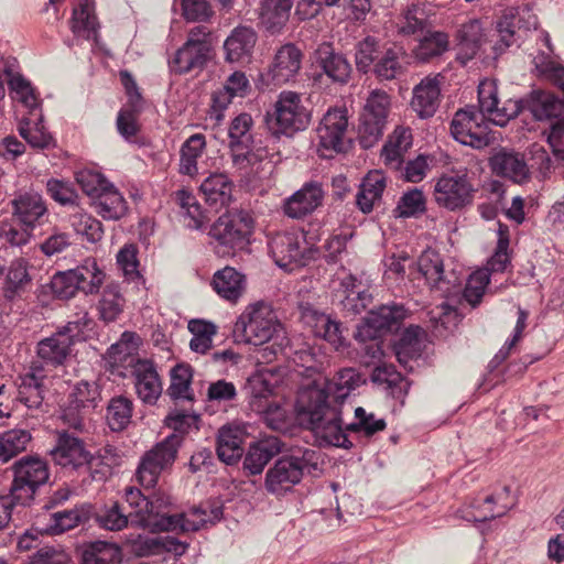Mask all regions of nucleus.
<instances>
[{
  "label": "nucleus",
  "mask_w": 564,
  "mask_h": 564,
  "mask_svg": "<svg viewBox=\"0 0 564 564\" xmlns=\"http://www.w3.org/2000/svg\"><path fill=\"white\" fill-rule=\"evenodd\" d=\"M479 110L466 107L455 112L451 133L455 140L464 145L482 149L491 142L488 121L503 127L518 116L521 105L516 100H508L501 107L498 98V87L494 79H485L478 85Z\"/></svg>",
  "instance_id": "obj_1"
},
{
  "label": "nucleus",
  "mask_w": 564,
  "mask_h": 564,
  "mask_svg": "<svg viewBox=\"0 0 564 564\" xmlns=\"http://www.w3.org/2000/svg\"><path fill=\"white\" fill-rule=\"evenodd\" d=\"M234 335L237 340L248 345L270 344L263 350L267 361H272L279 355L289 356L290 338L286 329L272 306L262 301L243 308L235 322Z\"/></svg>",
  "instance_id": "obj_2"
},
{
  "label": "nucleus",
  "mask_w": 564,
  "mask_h": 564,
  "mask_svg": "<svg viewBox=\"0 0 564 564\" xmlns=\"http://www.w3.org/2000/svg\"><path fill=\"white\" fill-rule=\"evenodd\" d=\"M297 416L314 433L319 445L350 448L346 431L343 429L341 412L327 401L326 391L318 387H305L299 391Z\"/></svg>",
  "instance_id": "obj_3"
},
{
  "label": "nucleus",
  "mask_w": 564,
  "mask_h": 564,
  "mask_svg": "<svg viewBox=\"0 0 564 564\" xmlns=\"http://www.w3.org/2000/svg\"><path fill=\"white\" fill-rule=\"evenodd\" d=\"M319 471V453L314 449H301L275 460L265 474L264 486L268 492L281 496L297 485L305 473Z\"/></svg>",
  "instance_id": "obj_4"
},
{
  "label": "nucleus",
  "mask_w": 564,
  "mask_h": 564,
  "mask_svg": "<svg viewBox=\"0 0 564 564\" xmlns=\"http://www.w3.org/2000/svg\"><path fill=\"white\" fill-rule=\"evenodd\" d=\"M253 228L254 219L250 212L232 209L227 210L214 221L208 235L215 252L226 257L249 243Z\"/></svg>",
  "instance_id": "obj_5"
},
{
  "label": "nucleus",
  "mask_w": 564,
  "mask_h": 564,
  "mask_svg": "<svg viewBox=\"0 0 564 564\" xmlns=\"http://www.w3.org/2000/svg\"><path fill=\"white\" fill-rule=\"evenodd\" d=\"M312 119L311 110L305 106L299 93L284 90L274 102L273 112L268 113V124L274 134L294 135L305 130Z\"/></svg>",
  "instance_id": "obj_6"
},
{
  "label": "nucleus",
  "mask_w": 564,
  "mask_h": 564,
  "mask_svg": "<svg viewBox=\"0 0 564 564\" xmlns=\"http://www.w3.org/2000/svg\"><path fill=\"white\" fill-rule=\"evenodd\" d=\"M11 469L13 480L10 492L15 502L21 505L32 501L36 490L50 478L48 465L39 456H23L13 463Z\"/></svg>",
  "instance_id": "obj_7"
},
{
  "label": "nucleus",
  "mask_w": 564,
  "mask_h": 564,
  "mask_svg": "<svg viewBox=\"0 0 564 564\" xmlns=\"http://www.w3.org/2000/svg\"><path fill=\"white\" fill-rule=\"evenodd\" d=\"M213 57L210 32L206 26L198 25L188 32L186 42L170 59L169 65L176 74H187L203 69Z\"/></svg>",
  "instance_id": "obj_8"
},
{
  "label": "nucleus",
  "mask_w": 564,
  "mask_h": 564,
  "mask_svg": "<svg viewBox=\"0 0 564 564\" xmlns=\"http://www.w3.org/2000/svg\"><path fill=\"white\" fill-rule=\"evenodd\" d=\"M476 188L466 172L443 173L433 185V200L443 209L459 212L473 205Z\"/></svg>",
  "instance_id": "obj_9"
},
{
  "label": "nucleus",
  "mask_w": 564,
  "mask_h": 564,
  "mask_svg": "<svg viewBox=\"0 0 564 564\" xmlns=\"http://www.w3.org/2000/svg\"><path fill=\"white\" fill-rule=\"evenodd\" d=\"M349 116L346 107L329 108L317 128V152L322 158H333L346 150Z\"/></svg>",
  "instance_id": "obj_10"
},
{
  "label": "nucleus",
  "mask_w": 564,
  "mask_h": 564,
  "mask_svg": "<svg viewBox=\"0 0 564 564\" xmlns=\"http://www.w3.org/2000/svg\"><path fill=\"white\" fill-rule=\"evenodd\" d=\"M181 441L182 437L173 433L143 455L135 474L142 487L149 489L156 485L161 473L174 463Z\"/></svg>",
  "instance_id": "obj_11"
},
{
  "label": "nucleus",
  "mask_w": 564,
  "mask_h": 564,
  "mask_svg": "<svg viewBox=\"0 0 564 564\" xmlns=\"http://www.w3.org/2000/svg\"><path fill=\"white\" fill-rule=\"evenodd\" d=\"M269 251L275 264L289 271L305 265L313 257V250L307 247L305 236L300 230L273 235L269 240Z\"/></svg>",
  "instance_id": "obj_12"
},
{
  "label": "nucleus",
  "mask_w": 564,
  "mask_h": 564,
  "mask_svg": "<svg viewBox=\"0 0 564 564\" xmlns=\"http://www.w3.org/2000/svg\"><path fill=\"white\" fill-rule=\"evenodd\" d=\"M390 105L391 99L386 91L375 89L369 94L359 123V141L362 148H371L382 137Z\"/></svg>",
  "instance_id": "obj_13"
},
{
  "label": "nucleus",
  "mask_w": 564,
  "mask_h": 564,
  "mask_svg": "<svg viewBox=\"0 0 564 564\" xmlns=\"http://www.w3.org/2000/svg\"><path fill=\"white\" fill-rule=\"evenodd\" d=\"M126 501L131 509V524L152 532L164 530L148 524V521L173 516L169 514V507L172 505L171 497L161 491L147 498L139 489L131 487L126 490Z\"/></svg>",
  "instance_id": "obj_14"
},
{
  "label": "nucleus",
  "mask_w": 564,
  "mask_h": 564,
  "mask_svg": "<svg viewBox=\"0 0 564 564\" xmlns=\"http://www.w3.org/2000/svg\"><path fill=\"white\" fill-rule=\"evenodd\" d=\"M223 517V507L218 502H207L186 513L173 514L172 518L150 520L148 524L165 531H197L207 524H214Z\"/></svg>",
  "instance_id": "obj_15"
},
{
  "label": "nucleus",
  "mask_w": 564,
  "mask_h": 564,
  "mask_svg": "<svg viewBox=\"0 0 564 564\" xmlns=\"http://www.w3.org/2000/svg\"><path fill=\"white\" fill-rule=\"evenodd\" d=\"M417 270L431 289L441 291L445 296L459 285L458 278L453 272H445L441 254L433 249H426L420 254Z\"/></svg>",
  "instance_id": "obj_16"
},
{
  "label": "nucleus",
  "mask_w": 564,
  "mask_h": 564,
  "mask_svg": "<svg viewBox=\"0 0 564 564\" xmlns=\"http://www.w3.org/2000/svg\"><path fill=\"white\" fill-rule=\"evenodd\" d=\"M251 89L250 82L246 74L236 70L230 74L224 85L216 89L212 95V104L209 109L210 119L216 123L223 121L225 111L236 97H246Z\"/></svg>",
  "instance_id": "obj_17"
},
{
  "label": "nucleus",
  "mask_w": 564,
  "mask_h": 564,
  "mask_svg": "<svg viewBox=\"0 0 564 564\" xmlns=\"http://www.w3.org/2000/svg\"><path fill=\"white\" fill-rule=\"evenodd\" d=\"M299 310L302 322L311 328L316 337L324 338L335 349L345 346V338L341 335L338 322L332 319L329 315L321 312L311 303H301Z\"/></svg>",
  "instance_id": "obj_18"
},
{
  "label": "nucleus",
  "mask_w": 564,
  "mask_h": 564,
  "mask_svg": "<svg viewBox=\"0 0 564 564\" xmlns=\"http://www.w3.org/2000/svg\"><path fill=\"white\" fill-rule=\"evenodd\" d=\"M132 377L138 398L145 404H155L163 391L155 364L148 359H137L132 365Z\"/></svg>",
  "instance_id": "obj_19"
},
{
  "label": "nucleus",
  "mask_w": 564,
  "mask_h": 564,
  "mask_svg": "<svg viewBox=\"0 0 564 564\" xmlns=\"http://www.w3.org/2000/svg\"><path fill=\"white\" fill-rule=\"evenodd\" d=\"M12 215L25 228H35L42 225L47 216V207L43 197L33 191H21L15 193L10 202Z\"/></svg>",
  "instance_id": "obj_20"
},
{
  "label": "nucleus",
  "mask_w": 564,
  "mask_h": 564,
  "mask_svg": "<svg viewBox=\"0 0 564 564\" xmlns=\"http://www.w3.org/2000/svg\"><path fill=\"white\" fill-rule=\"evenodd\" d=\"M443 79L441 74L429 75L413 88L411 107L420 118H431L436 112L440 106Z\"/></svg>",
  "instance_id": "obj_21"
},
{
  "label": "nucleus",
  "mask_w": 564,
  "mask_h": 564,
  "mask_svg": "<svg viewBox=\"0 0 564 564\" xmlns=\"http://www.w3.org/2000/svg\"><path fill=\"white\" fill-rule=\"evenodd\" d=\"M324 198L322 185L317 182L305 183L283 203V213L293 219H301L317 209Z\"/></svg>",
  "instance_id": "obj_22"
},
{
  "label": "nucleus",
  "mask_w": 564,
  "mask_h": 564,
  "mask_svg": "<svg viewBox=\"0 0 564 564\" xmlns=\"http://www.w3.org/2000/svg\"><path fill=\"white\" fill-rule=\"evenodd\" d=\"M100 400V390L99 386L96 382H78L74 387L73 392L69 395L70 406L68 411L65 412L64 420L70 427L77 431H83L85 427L83 417H80L79 415H73L70 411H90L98 405Z\"/></svg>",
  "instance_id": "obj_23"
},
{
  "label": "nucleus",
  "mask_w": 564,
  "mask_h": 564,
  "mask_svg": "<svg viewBox=\"0 0 564 564\" xmlns=\"http://www.w3.org/2000/svg\"><path fill=\"white\" fill-rule=\"evenodd\" d=\"M2 70L6 75L11 98L25 107L30 113L40 107L39 96L32 84L18 72L15 58L2 61Z\"/></svg>",
  "instance_id": "obj_24"
},
{
  "label": "nucleus",
  "mask_w": 564,
  "mask_h": 564,
  "mask_svg": "<svg viewBox=\"0 0 564 564\" xmlns=\"http://www.w3.org/2000/svg\"><path fill=\"white\" fill-rule=\"evenodd\" d=\"M3 275L2 295L7 301L21 299L32 285L30 263L24 258L13 259L8 268H4Z\"/></svg>",
  "instance_id": "obj_25"
},
{
  "label": "nucleus",
  "mask_w": 564,
  "mask_h": 564,
  "mask_svg": "<svg viewBox=\"0 0 564 564\" xmlns=\"http://www.w3.org/2000/svg\"><path fill=\"white\" fill-rule=\"evenodd\" d=\"M302 52L294 44L282 45L275 53L269 74L276 85L294 79L302 65Z\"/></svg>",
  "instance_id": "obj_26"
},
{
  "label": "nucleus",
  "mask_w": 564,
  "mask_h": 564,
  "mask_svg": "<svg viewBox=\"0 0 564 564\" xmlns=\"http://www.w3.org/2000/svg\"><path fill=\"white\" fill-rule=\"evenodd\" d=\"M513 507V499L508 487L496 494L486 496L481 501L471 505L468 521L484 522L505 516Z\"/></svg>",
  "instance_id": "obj_27"
},
{
  "label": "nucleus",
  "mask_w": 564,
  "mask_h": 564,
  "mask_svg": "<svg viewBox=\"0 0 564 564\" xmlns=\"http://www.w3.org/2000/svg\"><path fill=\"white\" fill-rule=\"evenodd\" d=\"M314 61L333 82L339 84L348 82L351 66L344 55L335 52L330 43L324 42L317 46Z\"/></svg>",
  "instance_id": "obj_28"
},
{
  "label": "nucleus",
  "mask_w": 564,
  "mask_h": 564,
  "mask_svg": "<svg viewBox=\"0 0 564 564\" xmlns=\"http://www.w3.org/2000/svg\"><path fill=\"white\" fill-rule=\"evenodd\" d=\"M521 20L527 21V29H535L538 25V19L530 10H522V13H520L516 8H508L503 11V14L497 22L499 39L495 44V51L501 53L514 43L517 22L519 23Z\"/></svg>",
  "instance_id": "obj_29"
},
{
  "label": "nucleus",
  "mask_w": 564,
  "mask_h": 564,
  "mask_svg": "<svg viewBox=\"0 0 564 564\" xmlns=\"http://www.w3.org/2000/svg\"><path fill=\"white\" fill-rule=\"evenodd\" d=\"M53 460L63 467L78 468L88 459L84 443L68 433L58 434L56 445L51 451Z\"/></svg>",
  "instance_id": "obj_30"
},
{
  "label": "nucleus",
  "mask_w": 564,
  "mask_h": 564,
  "mask_svg": "<svg viewBox=\"0 0 564 564\" xmlns=\"http://www.w3.org/2000/svg\"><path fill=\"white\" fill-rule=\"evenodd\" d=\"M212 285L223 300L236 304L246 291L247 280L245 274L235 268L225 267L214 273Z\"/></svg>",
  "instance_id": "obj_31"
},
{
  "label": "nucleus",
  "mask_w": 564,
  "mask_h": 564,
  "mask_svg": "<svg viewBox=\"0 0 564 564\" xmlns=\"http://www.w3.org/2000/svg\"><path fill=\"white\" fill-rule=\"evenodd\" d=\"M257 42V33L248 26L235 28L224 43L225 58L230 63L250 59Z\"/></svg>",
  "instance_id": "obj_32"
},
{
  "label": "nucleus",
  "mask_w": 564,
  "mask_h": 564,
  "mask_svg": "<svg viewBox=\"0 0 564 564\" xmlns=\"http://www.w3.org/2000/svg\"><path fill=\"white\" fill-rule=\"evenodd\" d=\"M364 382L361 375L355 368H344L336 373L333 380H325L323 383L315 381L311 387L324 389L327 398L332 395L334 401L340 405Z\"/></svg>",
  "instance_id": "obj_33"
},
{
  "label": "nucleus",
  "mask_w": 564,
  "mask_h": 564,
  "mask_svg": "<svg viewBox=\"0 0 564 564\" xmlns=\"http://www.w3.org/2000/svg\"><path fill=\"white\" fill-rule=\"evenodd\" d=\"M73 351L69 339L56 330L37 343L36 355L46 365L63 366Z\"/></svg>",
  "instance_id": "obj_34"
},
{
  "label": "nucleus",
  "mask_w": 564,
  "mask_h": 564,
  "mask_svg": "<svg viewBox=\"0 0 564 564\" xmlns=\"http://www.w3.org/2000/svg\"><path fill=\"white\" fill-rule=\"evenodd\" d=\"M405 316L406 310L402 305H381L377 310L370 311L365 325L359 330V335L365 330L368 337H376L377 333L390 329L393 325L404 319Z\"/></svg>",
  "instance_id": "obj_35"
},
{
  "label": "nucleus",
  "mask_w": 564,
  "mask_h": 564,
  "mask_svg": "<svg viewBox=\"0 0 564 564\" xmlns=\"http://www.w3.org/2000/svg\"><path fill=\"white\" fill-rule=\"evenodd\" d=\"M386 188V176L381 171H370L362 180L356 196L358 208L370 213L380 203Z\"/></svg>",
  "instance_id": "obj_36"
},
{
  "label": "nucleus",
  "mask_w": 564,
  "mask_h": 564,
  "mask_svg": "<svg viewBox=\"0 0 564 564\" xmlns=\"http://www.w3.org/2000/svg\"><path fill=\"white\" fill-rule=\"evenodd\" d=\"M492 172L499 176L510 178L514 183H523L529 177V169L523 159L516 153L498 152L490 159Z\"/></svg>",
  "instance_id": "obj_37"
},
{
  "label": "nucleus",
  "mask_w": 564,
  "mask_h": 564,
  "mask_svg": "<svg viewBox=\"0 0 564 564\" xmlns=\"http://www.w3.org/2000/svg\"><path fill=\"white\" fill-rule=\"evenodd\" d=\"M45 376L41 367H32L21 377L19 400L29 409H40L44 400Z\"/></svg>",
  "instance_id": "obj_38"
},
{
  "label": "nucleus",
  "mask_w": 564,
  "mask_h": 564,
  "mask_svg": "<svg viewBox=\"0 0 564 564\" xmlns=\"http://www.w3.org/2000/svg\"><path fill=\"white\" fill-rule=\"evenodd\" d=\"M412 145V133L409 128L397 127L389 135L382 151L381 159L391 169H398L403 162L404 154Z\"/></svg>",
  "instance_id": "obj_39"
},
{
  "label": "nucleus",
  "mask_w": 564,
  "mask_h": 564,
  "mask_svg": "<svg viewBox=\"0 0 564 564\" xmlns=\"http://www.w3.org/2000/svg\"><path fill=\"white\" fill-rule=\"evenodd\" d=\"M232 182L224 173H214L200 184L206 202L215 207L229 205L232 198Z\"/></svg>",
  "instance_id": "obj_40"
},
{
  "label": "nucleus",
  "mask_w": 564,
  "mask_h": 564,
  "mask_svg": "<svg viewBox=\"0 0 564 564\" xmlns=\"http://www.w3.org/2000/svg\"><path fill=\"white\" fill-rule=\"evenodd\" d=\"M525 102L532 116L540 121L557 118L564 110V101L550 91L534 90Z\"/></svg>",
  "instance_id": "obj_41"
},
{
  "label": "nucleus",
  "mask_w": 564,
  "mask_h": 564,
  "mask_svg": "<svg viewBox=\"0 0 564 564\" xmlns=\"http://www.w3.org/2000/svg\"><path fill=\"white\" fill-rule=\"evenodd\" d=\"M98 22L90 0H82L73 10L70 29L75 36L85 40H96L98 35Z\"/></svg>",
  "instance_id": "obj_42"
},
{
  "label": "nucleus",
  "mask_w": 564,
  "mask_h": 564,
  "mask_svg": "<svg viewBox=\"0 0 564 564\" xmlns=\"http://www.w3.org/2000/svg\"><path fill=\"white\" fill-rule=\"evenodd\" d=\"M95 210L104 219L117 220L127 213V202L122 194L110 184L101 194L93 200Z\"/></svg>",
  "instance_id": "obj_43"
},
{
  "label": "nucleus",
  "mask_w": 564,
  "mask_h": 564,
  "mask_svg": "<svg viewBox=\"0 0 564 564\" xmlns=\"http://www.w3.org/2000/svg\"><path fill=\"white\" fill-rule=\"evenodd\" d=\"M294 0H263L260 19L265 29L279 32L289 21Z\"/></svg>",
  "instance_id": "obj_44"
},
{
  "label": "nucleus",
  "mask_w": 564,
  "mask_h": 564,
  "mask_svg": "<svg viewBox=\"0 0 564 564\" xmlns=\"http://www.w3.org/2000/svg\"><path fill=\"white\" fill-rule=\"evenodd\" d=\"M175 199L185 227L202 229L206 225L207 215L191 192L180 189L175 193Z\"/></svg>",
  "instance_id": "obj_45"
},
{
  "label": "nucleus",
  "mask_w": 564,
  "mask_h": 564,
  "mask_svg": "<svg viewBox=\"0 0 564 564\" xmlns=\"http://www.w3.org/2000/svg\"><path fill=\"white\" fill-rule=\"evenodd\" d=\"M75 269L78 286L86 295L96 294L99 292L105 282L106 273L98 265L95 258H86Z\"/></svg>",
  "instance_id": "obj_46"
},
{
  "label": "nucleus",
  "mask_w": 564,
  "mask_h": 564,
  "mask_svg": "<svg viewBox=\"0 0 564 564\" xmlns=\"http://www.w3.org/2000/svg\"><path fill=\"white\" fill-rule=\"evenodd\" d=\"M126 300L121 293L119 284L108 283L98 302V312L100 319L106 323L115 322L123 312Z\"/></svg>",
  "instance_id": "obj_47"
},
{
  "label": "nucleus",
  "mask_w": 564,
  "mask_h": 564,
  "mask_svg": "<svg viewBox=\"0 0 564 564\" xmlns=\"http://www.w3.org/2000/svg\"><path fill=\"white\" fill-rule=\"evenodd\" d=\"M206 148V139L202 133L191 135L182 145L180 172L184 175L194 176L198 172L197 160Z\"/></svg>",
  "instance_id": "obj_48"
},
{
  "label": "nucleus",
  "mask_w": 564,
  "mask_h": 564,
  "mask_svg": "<svg viewBox=\"0 0 564 564\" xmlns=\"http://www.w3.org/2000/svg\"><path fill=\"white\" fill-rule=\"evenodd\" d=\"M31 440L32 436L28 430L14 429L0 433V462L6 464L24 452Z\"/></svg>",
  "instance_id": "obj_49"
},
{
  "label": "nucleus",
  "mask_w": 564,
  "mask_h": 564,
  "mask_svg": "<svg viewBox=\"0 0 564 564\" xmlns=\"http://www.w3.org/2000/svg\"><path fill=\"white\" fill-rule=\"evenodd\" d=\"M278 452L279 448L269 442H259L251 445L243 459V470L249 475L261 474Z\"/></svg>",
  "instance_id": "obj_50"
},
{
  "label": "nucleus",
  "mask_w": 564,
  "mask_h": 564,
  "mask_svg": "<svg viewBox=\"0 0 564 564\" xmlns=\"http://www.w3.org/2000/svg\"><path fill=\"white\" fill-rule=\"evenodd\" d=\"M121 551L112 543L96 541L87 545L83 552V564H119Z\"/></svg>",
  "instance_id": "obj_51"
},
{
  "label": "nucleus",
  "mask_w": 564,
  "mask_h": 564,
  "mask_svg": "<svg viewBox=\"0 0 564 564\" xmlns=\"http://www.w3.org/2000/svg\"><path fill=\"white\" fill-rule=\"evenodd\" d=\"M18 131L32 148L46 149L54 143L53 137L42 123L41 116L34 121L31 118H23L19 123Z\"/></svg>",
  "instance_id": "obj_52"
},
{
  "label": "nucleus",
  "mask_w": 564,
  "mask_h": 564,
  "mask_svg": "<svg viewBox=\"0 0 564 564\" xmlns=\"http://www.w3.org/2000/svg\"><path fill=\"white\" fill-rule=\"evenodd\" d=\"M484 30L480 21L470 20L463 24L458 31V46L460 54L467 59L473 58L484 42Z\"/></svg>",
  "instance_id": "obj_53"
},
{
  "label": "nucleus",
  "mask_w": 564,
  "mask_h": 564,
  "mask_svg": "<svg viewBox=\"0 0 564 564\" xmlns=\"http://www.w3.org/2000/svg\"><path fill=\"white\" fill-rule=\"evenodd\" d=\"M193 370L189 365L178 364L171 370V384L167 393L172 399L193 400L191 388Z\"/></svg>",
  "instance_id": "obj_54"
},
{
  "label": "nucleus",
  "mask_w": 564,
  "mask_h": 564,
  "mask_svg": "<svg viewBox=\"0 0 564 564\" xmlns=\"http://www.w3.org/2000/svg\"><path fill=\"white\" fill-rule=\"evenodd\" d=\"M217 455L228 465L237 462L242 455L241 438L230 427L219 430L217 438Z\"/></svg>",
  "instance_id": "obj_55"
},
{
  "label": "nucleus",
  "mask_w": 564,
  "mask_h": 564,
  "mask_svg": "<svg viewBox=\"0 0 564 564\" xmlns=\"http://www.w3.org/2000/svg\"><path fill=\"white\" fill-rule=\"evenodd\" d=\"M497 246L494 254L487 262L488 272H503L510 264L509 245L510 231L505 224L498 223Z\"/></svg>",
  "instance_id": "obj_56"
},
{
  "label": "nucleus",
  "mask_w": 564,
  "mask_h": 564,
  "mask_svg": "<svg viewBox=\"0 0 564 564\" xmlns=\"http://www.w3.org/2000/svg\"><path fill=\"white\" fill-rule=\"evenodd\" d=\"M188 330L193 337L189 347L198 354H206L213 346V338L217 333V327L204 319H192L188 323Z\"/></svg>",
  "instance_id": "obj_57"
},
{
  "label": "nucleus",
  "mask_w": 564,
  "mask_h": 564,
  "mask_svg": "<svg viewBox=\"0 0 564 564\" xmlns=\"http://www.w3.org/2000/svg\"><path fill=\"white\" fill-rule=\"evenodd\" d=\"M141 344V337L134 332H123L120 339L111 345L108 350L109 358L115 364H124L128 358H131L129 362L131 366L135 362L133 355L138 351Z\"/></svg>",
  "instance_id": "obj_58"
},
{
  "label": "nucleus",
  "mask_w": 564,
  "mask_h": 564,
  "mask_svg": "<svg viewBox=\"0 0 564 564\" xmlns=\"http://www.w3.org/2000/svg\"><path fill=\"white\" fill-rule=\"evenodd\" d=\"M69 224L75 232L88 242H98L104 236L101 223L87 213L75 212L69 216Z\"/></svg>",
  "instance_id": "obj_59"
},
{
  "label": "nucleus",
  "mask_w": 564,
  "mask_h": 564,
  "mask_svg": "<svg viewBox=\"0 0 564 564\" xmlns=\"http://www.w3.org/2000/svg\"><path fill=\"white\" fill-rule=\"evenodd\" d=\"M132 417V402L126 397L111 399L107 408V423L112 431L124 430Z\"/></svg>",
  "instance_id": "obj_60"
},
{
  "label": "nucleus",
  "mask_w": 564,
  "mask_h": 564,
  "mask_svg": "<svg viewBox=\"0 0 564 564\" xmlns=\"http://www.w3.org/2000/svg\"><path fill=\"white\" fill-rule=\"evenodd\" d=\"M252 126L253 120L249 113L242 112L232 119L228 131L229 143L232 150L238 148L249 149L252 139Z\"/></svg>",
  "instance_id": "obj_61"
},
{
  "label": "nucleus",
  "mask_w": 564,
  "mask_h": 564,
  "mask_svg": "<svg viewBox=\"0 0 564 564\" xmlns=\"http://www.w3.org/2000/svg\"><path fill=\"white\" fill-rule=\"evenodd\" d=\"M426 210V198L419 188L410 189L400 197L394 215L397 217L410 218L417 217Z\"/></svg>",
  "instance_id": "obj_62"
},
{
  "label": "nucleus",
  "mask_w": 564,
  "mask_h": 564,
  "mask_svg": "<svg viewBox=\"0 0 564 564\" xmlns=\"http://www.w3.org/2000/svg\"><path fill=\"white\" fill-rule=\"evenodd\" d=\"M448 48V36L443 32L426 34L415 48V56L421 61L443 54Z\"/></svg>",
  "instance_id": "obj_63"
},
{
  "label": "nucleus",
  "mask_w": 564,
  "mask_h": 564,
  "mask_svg": "<svg viewBox=\"0 0 564 564\" xmlns=\"http://www.w3.org/2000/svg\"><path fill=\"white\" fill-rule=\"evenodd\" d=\"M371 379L373 382L391 389L394 397H399V393L403 390L406 392L408 383L392 365L383 364L377 366L372 371Z\"/></svg>",
  "instance_id": "obj_64"
}]
</instances>
